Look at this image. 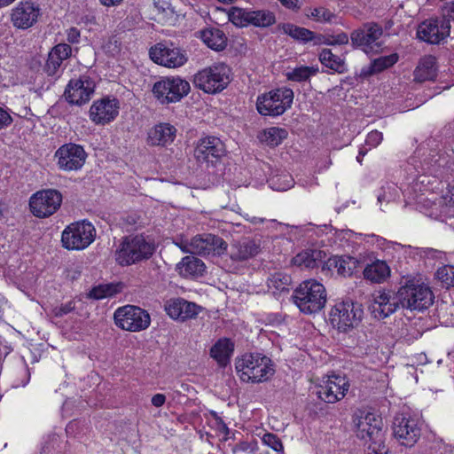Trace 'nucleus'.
<instances>
[{"instance_id": "obj_9", "label": "nucleus", "mask_w": 454, "mask_h": 454, "mask_svg": "<svg viewBox=\"0 0 454 454\" xmlns=\"http://www.w3.org/2000/svg\"><path fill=\"white\" fill-rule=\"evenodd\" d=\"M96 235V229L90 221H76L65 227L61 243L67 250L81 251L94 242Z\"/></svg>"}, {"instance_id": "obj_29", "label": "nucleus", "mask_w": 454, "mask_h": 454, "mask_svg": "<svg viewBox=\"0 0 454 454\" xmlns=\"http://www.w3.org/2000/svg\"><path fill=\"white\" fill-rule=\"evenodd\" d=\"M176 270L183 278L195 279L203 276L206 265L200 259L188 255L176 264Z\"/></svg>"}, {"instance_id": "obj_40", "label": "nucleus", "mask_w": 454, "mask_h": 454, "mask_svg": "<svg viewBox=\"0 0 454 454\" xmlns=\"http://www.w3.org/2000/svg\"><path fill=\"white\" fill-rule=\"evenodd\" d=\"M276 22L275 14L268 10L251 11L250 25L258 27H267Z\"/></svg>"}, {"instance_id": "obj_59", "label": "nucleus", "mask_w": 454, "mask_h": 454, "mask_svg": "<svg viewBox=\"0 0 454 454\" xmlns=\"http://www.w3.org/2000/svg\"><path fill=\"white\" fill-rule=\"evenodd\" d=\"M74 306L73 302L70 301L65 305H61L60 307L56 308L55 314L56 316L61 317L72 311L74 309Z\"/></svg>"}, {"instance_id": "obj_64", "label": "nucleus", "mask_w": 454, "mask_h": 454, "mask_svg": "<svg viewBox=\"0 0 454 454\" xmlns=\"http://www.w3.org/2000/svg\"><path fill=\"white\" fill-rule=\"evenodd\" d=\"M366 153H367V149L364 150L363 148H361L359 150L358 155L356 156V160L361 163L362 159L366 154Z\"/></svg>"}, {"instance_id": "obj_11", "label": "nucleus", "mask_w": 454, "mask_h": 454, "mask_svg": "<svg viewBox=\"0 0 454 454\" xmlns=\"http://www.w3.org/2000/svg\"><path fill=\"white\" fill-rule=\"evenodd\" d=\"M294 100V92L288 88L272 90L258 96L256 109L261 115L278 116L288 109Z\"/></svg>"}, {"instance_id": "obj_30", "label": "nucleus", "mask_w": 454, "mask_h": 454, "mask_svg": "<svg viewBox=\"0 0 454 454\" xmlns=\"http://www.w3.org/2000/svg\"><path fill=\"white\" fill-rule=\"evenodd\" d=\"M259 249L260 247L254 240L247 239L231 245L230 256L232 261L244 262L255 256Z\"/></svg>"}, {"instance_id": "obj_62", "label": "nucleus", "mask_w": 454, "mask_h": 454, "mask_svg": "<svg viewBox=\"0 0 454 454\" xmlns=\"http://www.w3.org/2000/svg\"><path fill=\"white\" fill-rule=\"evenodd\" d=\"M99 2L106 7H114L120 5L123 0H99Z\"/></svg>"}, {"instance_id": "obj_55", "label": "nucleus", "mask_w": 454, "mask_h": 454, "mask_svg": "<svg viewBox=\"0 0 454 454\" xmlns=\"http://www.w3.org/2000/svg\"><path fill=\"white\" fill-rule=\"evenodd\" d=\"M244 218L254 225L266 223L267 228H277L278 226H282V224L278 223L276 220H266L256 216L250 217L247 214L244 215Z\"/></svg>"}, {"instance_id": "obj_25", "label": "nucleus", "mask_w": 454, "mask_h": 454, "mask_svg": "<svg viewBox=\"0 0 454 454\" xmlns=\"http://www.w3.org/2000/svg\"><path fill=\"white\" fill-rule=\"evenodd\" d=\"M381 35V27L375 23H370L354 31L350 39L354 45L361 47L364 52L369 53L374 50V47H379L377 41Z\"/></svg>"}, {"instance_id": "obj_19", "label": "nucleus", "mask_w": 454, "mask_h": 454, "mask_svg": "<svg viewBox=\"0 0 454 454\" xmlns=\"http://www.w3.org/2000/svg\"><path fill=\"white\" fill-rule=\"evenodd\" d=\"M87 154L79 145L68 143L61 145L55 153L57 165L61 170L75 171L84 165Z\"/></svg>"}, {"instance_id": "obj_44", "label": "nucleus", "mask_w": 454, "mask_h": 454, "mask_svg": "<svg viewBox=\"0 0 454 454\" xmlns=\"http://www.w3.org/2000/svg\"><path fill=\"white\" fill-rule=\"evenodd\" d=\"M317 68L301 66L286 73V78L293 82H305L314 75Z\"/></svg>"}, {"instance_id": "obj_15", "label": "nucleus", "mask_w": 454, "mask_h": 454, "mask_svg": "<svg viewBox=\"0 0 454 454\" xmlns=\"http://www.w3.org/2000/svg\"><path fill=\"white\" fill-rule=\"evenodd\" d=\"M121 110L120 100L114 96H105L93 101L89 110L90 120L96 125L113 122Z\"/></svg>"}, {"instance_id": "obj_26", "label": "nucleus", "mask_w": 454, "mask_h": 454, "mask_svg": "<svg viewBox=\"0 0 454 454\" xmlns=\"http://www.w3.org/2000/svg\"><path fill=\"white\" fill-rule=\"evenodd\" d=\"M166 313L174 320L184 321L199 315L201 308L183 298H172L165 302Z\"/></svg>"}, {"instance_id": "obj_45", "label": "nucleus", "mask_w": 454, "mask_h": 454, "mask_svg": "<svg viewBox=\"0 0 454 454\" xmlns=\"http://www.w3.org/2000/svg\"><path fill=\"white\" fill-rule=\"evenodd\" d=\"M119 292L118 285L114 284H105L95 286L89 294L90 298L96 300H101L109 296H113L114 294Z\"/></svg>"}, {"instance_id": "obj_61", "label": "nucleus", "mask_w": 454, "mask_h": 454, "mask_svg": "<svg viewBox=\"0 0 454 454\" xmlns=\"http://www.w3.org/2000/svg\"><path fill=\"white\" fill-rule=\"evenodd\" d=\"M281 4L290 10H299L300 4L298 0H279Z\"/></svg>"}, {"instance_id": "obj_8", "label": "nucleus", "mask_w": 454, "mask_h": 454, "mask_svg": "<svg viewBox=\"0 0 454 454\" xmlns=\"http://www.w3.org/2000/svg\"><path fill=\"white\" fill-rule=\"evenodd\" d=\"M231 68L218 63L200 70L193 78L196 88L209 94H215L223 90L231 82Z\"/></svg>"}, {"instance_id": "obj_20", "label": "nucleus", "mask_w": 454, "mask_h": 454, "mask_svg": "<svg viewBox=\"0 0 454 454\" xmlns=\"http://www.w3.org/2000/svg\"><path fill=\"white\" fill-rule=\"evenodd\" d=\"M401 307L398 291L379 290L372 294L371 311L377 319H384Z\"/></svg>"}, {"instance_id": "obj_42", "label": "nucleus", "mask_w": 454, "mask_h": 454, "mask_svg": "<svg viewBox=\"0 0 454 454\" xmlns=\"http://www.w3.org/2000/svg\"><path fill=\"white\" fill-rule=\"evenodd\" d=\"M294 180L289 174H281L271 176L269 179V186L275 191L284 192L292 188Z\"/></svg>"}, {"instance_id": "obj_10", "label": "nucleus", "mask_w": 454, "mask_h": 454, "mask_svg": "<svg viewBox=\"0 0 454 454\" xmlns=\"http://www.w3.org/2000/svg\"><path fill=\"white\" fill-rule=\"evenodd\" d=\"M154 251V245L143 236L126 238L116 250L115 260L121 266L131 265L148 259Z\"/></svg>"}, {"instance_id": "obj_24", "label": "nucleus", "mask_w": 454, "mask_h": 454, "mask_svg": "<svg viewBox=\"0 0 454 454\" xmlns=\"http://www.w3.org/2000/svg\"><path fill=\"white\" fill-rule=\"evenodd\" d=\"M225 153V145L220 138L205 137L199 140L194 150V156L201 163H214L224 156Z\"/></svg>"}, {"instance_id": "obj_13", "label": "nucleus", "mask_w": 454, "mask_h": 454, "mask_svg": "<svg viewBox=\"0 0 454 454\" xmlns=\"http://www.w3.org/2000/svg\"><path fill=\"white\" fill-rule=\"evenodd\" d=\"M114 317L118 327L129 332H141L147 329L151 324L149 313L134 305L118 308Z\"/></svg>"}, {"instance_id": "obj_38", "label": "nucleus", "mask_w": 454, "mask_h": 454, "mask_svg": "<svg viewBox=\"0 0 454 454\" xmlns=\"http://www.w3.org/2000/svg\"><path fill=\"white\" fill-rule=\"evenodd\" d=\"M278 30L294 40L309 42L314 38V33L305 27H301L291 23H283L278 26Z\"/></svg>"}, {"instance_id": "obj_12", "label": "nucleus", "mask_w": 454, "mask_h": 454, "mask_svg": "<svg viewBox=\"0 0 454 454\" xmlns=\"http://www.w3.org/2000/svg\"><path fill=\"white\" fill-rule=\"evenodd\" d=\"M175 244L183 252L201 255H220L227 248V244L222 238L209 233L197 235L190 242L181 240Z\"/></svg>"}, {"instance_id": "obj_63", "label": "nucleus", "mask_w": 454, "mask_h": 454, "mask_svg": "<svg viewBox=\"0 0 454 454\" xmlns=\"http://www.w3.org/2000/svg\"><path fill=\"white\" fill-rule=\"evenodd\" d=\"M446 10L448 16L454 20V1L446 6Z\"/></svg>"}, {"instance_id": "obj_37", "label": "nucleus", "mask_w": 454, "mask_h": 454, "mask_svg": "<svg viewBox=\"0 0 454 454\" xmlns=\"http://www.w3.org/2000/svg\"><path fill=\"white\" fill-rule=\"evenodd\" d=\"M287 134L288 133L285 129L270 127L262 130L258 135V139L269 146H277L286 138Z\"/></svg>"}, {"instance_id": "obj_52", "label": "nucleus", "mask_w": 454, "mask_h": 454, "mask_svg": "<svg viewBox=\"0 0 454 454\" xmlns=\"http://www.w3.org/2000/svg\"><path fill=\"white\" fill-rule=\"evenodd\" d=\"M62 61L52 57L51 54L48 56V59L45 65V71L50 76L56 75Z\"/></svg>"}, {"instance_id": "obj_50", "label": "nucleus", "mask_w": 454, "mask_h": 454, "mask_svg": "<svg viewBox=\"0 0 454 454\" xmlns=\"http://www.w3.org/2000/svg\"><path fill=\"white\" fill-rule=\"evenodd\" d=\"M52 57L63 61L71 54V47L67 43H59L52 48L50 53Z\"/></svg>"}, {"instance_id": "obj_7", "label": "nucleus", "mask_w": 454, "mask_h": 454, "mask_svg": "<svg viewBox=\"0 0 454 454\" xmlns=\"http://www.w3.org/2000/svg\"><path fill=\"white\" fill-rule=\"evenodd\" d=\"M398 297L401 300V308L419 311L429 308L434 298L431 288L416 279L408 280L400 286Z\"/></svg>"}, {"instance_id": "obj_27", "label": "nucleus", "mask_w": 454, "mask_h": 454, "mask_svg": "<svg viewBox=\"0 0 454 454\" xmlns=\"http://www.w3.org/2000/svg\"><path fill=\"white\" fill-rule=\"evenodd\" d=\"M340 240L346 242L356 243L358 240H364L367 243L376 245L382 250L393 249L395 251L406 250L407 248L399 243H393L386 240L385 239L376 236L374 234L363 235L362 233H356L351 230H340L336 232Z\"/></svg>"}, {"instance_id": "obj_18", "label": "nucleus", "mask_w": 454, "mask_h": 454, "mask_svg": "<svg viewBox=\"0 0 454 454\" xmlns=\"http://www.w3.org/2000/svg\"><path fill=\"white\" fill-rule=\"evenodd\" d=\"M393 432L401 445L412 447L421 434L419 421L415 417L397 415L394 420Z\"/></svg>"}, {"instance_id": "obj_34", "label": "nucleus", "mask_w": 454, "mask_h": 454, "mask_svg": "<svg viewBox=\"0 0 454 454\" xmlns=\"http://www.w3.org/2000/svg\"><path fill=\"white\" fill-rule=\"evenodd\" d=\"M436 59L433 56L422 58L414 71V80L419 82L432 81L436 77Z\"/></svg>"}, {"instance_id": "obj_21", "label": "nucleus", "mask_w": 454, "mask_h": 454, "mask_svg": "<svg viewBox=\"0 0 454 454\" xmlns=\"http://www.w3.org/2000/svg\"><path fill=\"white\" fill-rule=\"evenodd\" d=\"M95 82L89 75H81L79 78L69 81L65 90L67 100L73 104L81 106L88 102L94 93Z\"/></svg>"}, {"instance_id": "obj_33", "label": "nucleus", "mask_w": 454, "mask_h": 454, "mask_svg": "<svg viewBox=\"0 0 454 454\" xmlns=\"http://www.w3.org/2000/svg\"><path fill=\"white\" fill-rule=\"evenodd\" d=\"M234 351V343L227 338L219 339L210 348V356L220 366H225Z\"/></svg>"}, {"instance_id": "obj_5", "label": "nucleus", "mask_w": 454, "mask_h": 454, "mask_svg": "<svg viewBox=\"0 0 454 454\" xmlns=\"http://www.w3.org/2000/svg\"><path fill=\"white\" fill-rule=\"evenodd\" d=\"M191 90L189 82L179 75L160 76L152 87V93L160 105L180 102Z\"/></svg>"}, {"instance_id": "obj_47", "label": "nucleus", "mask_w": 454, "mask_h": 454, "mask_svg": "<svg viewBox=\"0 0 454 454\" xmlns=\"http://www.w3.org/2000/svg\"><path fill=\"white\" fill-rule=\"evenodd\" d=\"M307 17L318 22L332 23L336 15L325 7H317L310 9Z\"/></svg>"}, {"instance_id": "obj_46", "label": "nucleus", "mask_w": 454, "mask_h": 454, "mask_svg": "<svg viewBox=\"0 0 454 454\" xmlns=\"http://www.w3.org/2000/svg\"><path fill=\"white\" fill-rule=\"evenodd\" d=\"M435 278L446 288L454 287V266L444 265L435 272Z\"/></svg>"}, {"instance_id": "obj_57", "label": "nucleus", "mask_w": 454, "mask_h": 454, "mask_svg": "<svg viewBox=\"0 0 454 454\" xmlns=\"http://www.w3.org/2000/svg\"><path fill=\"white\" fill-rule=\"evenodd\" d=\"M12 121V119L10 114L6 110L0 107V129L9 126Z\"/></svg>"}, {"instance_id": "obj_60", "label": "nucleus", "mask_w": 454, "mask_h": 454, "mask_svg": "<svg viewBox=\"0 0 454 454\" xmlns=\"http://www.w3.org/2000/svg\"><path fill=\"white\" fill-rule=\"evenodd\" d=\"M151 402L154 407L160 408L164 405L166 402V396L163 394H156L152 397Z\"/></svg>"}, {"instance_id": "obj_22", "label": "nucleus", "mask_w": 454, "mask_h": 454, "mask_svg": "<svg viewBox=\"0 0 454 454\" xmlns=\"http://www.w3.org/2000/svg\"><path fill=\"white\" fill-rule=\"evenodd\" d=\"M41 16L40 6L31 1L19 3L11 12V21L19 29L33 27Z\"/></svg>"}, {"instance_id": "obj_14", "label": "nucleus", "mask_w": 454, "mask_h": 454, "mask_svg": "<svg viewBox=\"0 0 454 454\" xmlns=\"http://www.w3.org/2000/svg\"><path fill=\"white\" fill-rule=\"evenodd\" d=\"M62 195L54 189H46L34 193L29 200L31 213L38 218L53 215L60 207Z\"/></svg>"}, {"instance_id": "obj_23", "label": "nucleus", "mask_w": 454, "mask_h": 454, "mask_svg": "<svg viewBox=\"0 0 454 454\" xmlns=\"http://www.w3.org/2000/svg\"><path fill=\"white\" fill-rule=\"evenodd\" d=\"M450 21L445 19H431L422 22L417 30L419 40L439 43L450 35Z\"/></svg>"}, {"instance_id": "obj_35", "label": "nucleus", "mask_w": 454, "mask_h": 454, "mask_svg": "<svg viewBox=\"0 0 454 454\" xmlns=\"http://www.w3.org/2000/svg\"><path fill=\"white\" fill-rule=\"evenodd\" d=\"M323 252L318 249H306L293 257L291 262L301 269H313L323 260Z\"/></svg>"}, {"instance_id": "obj_16", "label": "nucleus", "mask_w": 454, "mask_h": 454, "mask_svg": "<svg viewBox=\"0 0 454 454\" xmlns=\"http://www.w3.org/2000/svg\"><path fill=\"white\" fill-rule=\"evenodd\" d=\"M149 54L154 63L168 68L180 67L188 60L186 51L172 43H157L150 49Z\"/></svg>"}, {"instance_id": "obj_53", "label": "nucleus", "mask_w": 454, "mask_h": 454, "mask_svg": "<svg viewBox=\"0 0 454 454\" xmlns=\"http://www.w3.org/2000/svg\"><path fill=\"white\" fill-rule=\"evenodd\" d=\"M325 43L329 45H342L348 43V35L346 33H339L335 35H329Z\"/></svg>"}, {"instance_id": "obj_56", "label": "nucleus", "mask_w": 454, "mask_h": 454, "mask_svg": "<svg viewBox=\"0 0 454 454\" xmlns=\"http://www.w3.org/2000/svg\"><path fill=\"white\" fill-rule=\"evenodd\" d=\"M387 191H386V189L383 188V192L379 194L378 200L380 202L390 201L396 198L397 188L395 185L387 186Z\"/></svg>"}, {"instance_id": "obj_58", "label": "nucleus", "mask_w": 454, "mask_h": 454, "mask_svg": "<svg viewBox=\"0 0 454 454\" xmlns=\"http://www.w3.org/2000/svg\"><path fill=\"white\" fill-rule=\"evenodd\" d=\"M67 38L69 43H78L80 38V31L76 27H70L67 30Z\"/></svg>"}, {"instance_id": "obj_1", "label": "nucleus", "mask_w": 454, "mask_h": 454, "mask_svg": "<svg viewBox=\"0 0 454 454\" xmlns=\"http://www.w3.org/2000/svg\"><path fill=\"white\" fill-rule=\"evenodd\" d=\"M454 151L434 145V141L423 145L416 152L409 165V176L401 188L406 204L415 205L429 216L440 219L454 216V184H449L444 194L437 198L431 186L437 178H443L454 170Z\"/></svg>"}, {"instance_id": "obj_51", "label": "nucleus", "mask_w": 454, "mask_h": 454, "mask_svg": "<svg viewBox=\"0 0 454 454\" xmlns=\"http://www.w3.org/2000/svg\"><path fill=\"white\" fill-rule=\"evenodd\" d=\"M262 442L277 452L283 451V445L277 435L273 434H265L262 437Z\"/></svg>"}, {"instance_id": "obj_39", "label": "nucleus", "mask_w": 454, "mask_h": 454, "mask_svg": "<svg viewBox=\"0 0 454 454\" xmlns=\"http://www.w3.org/2000/svg\"><path fill=\"white\" fill-rule=\"evenodd\" d=\"M319 59L324 66L335 72L342 73L345 70L343 59L333 54L329 49L322 50L319 54Z\"/></svg>"}, {"instance_id": "obj_43", "label": "nucleus", "mask_w": 454, "mask_h": 454, "mask_svg": "<svg viewBox=\"0 0 454 454\" xmlns=\"http://www.w3.org/2000/svg\"><path fill=\"white\" fill-rule=\"evenodd\" d=\"M291 284V277L288 274L276 272L268 280V286L276 292L287 291Z\"/></svg>"}, {"instance_id": "obj_32", "label": "nucleus", "mask_w": 454, "mask_h": 454, "mask_svg": "<svg viewBox=\"0 0 454 454\" xmlns=\"http://www.w3.org/2000/svg\"><path fill=\"white\" fill-rule=\"evenodd\" d=\"M199 37L210 49L221 51L227 45V37L219 28L208 27L199 32Z\"/></svg>"}, {"instance_id": "obj_2", "label": "nucleus", "mask_w": 454, "mask_h": 454, "mask_svg": "<svg viewBox=\"0 0 454 454\" xmlns=\"http://www.w3.org/2000/svg\"><path fill=\"white\" fill-rule=\"evenodd\" d=\"M353 423L356 436L368 443L365 454H388L385 445L384 424L379 414L358 410L353 416Z\"/></svg>"}, {"instance_id": "obj_41", "label": "nucleus", "mask_w": 454, "mask_h": 454, "mask_svg": "<svg viewBox=\"0 0 454 454\" xmlns=\"http://www.w3.org/2000/svg\"><path fill=\"white\" fill-rule=\"evenodd\" d=\"M250 12L247 9L231 7L227 11L228 20L236 27H247L250 25Z\"/></svg>"}, {"instance_id": "obj_49", "label": "nucleus", "mask_w": 454, "mask_h": 454, "mask_svg": "<svg viewBox=\"0 0 454 454\" xmlns=\"http://www.w3.org/2000/svg\"><path fill=\"white\" fill-rule=\"evenodd\" d=\"M153 7L157 12L159 19L164 20L174 14V9L168 0H154Z\"/></svg>"}, {"instance_id": "obj_31", "label": "nucleus", "mask_w": 454, "mask_h": 454, "mask_svg": "<svg viewBox=\"0 0 454 454\" xmlns=\"http://www.w3.org/2000/svg\"><path fill=\"white\" fill-rule=\"evenodd\" d=\"M359 261L352 256H332L325 262V267L330 270H335L339 275L351 276L358 267Z\"/></svg>"}, {"instance_id": "obj_28", "label": "nucleus", "mask_w": 454, "mask_h": 454, "mask_svg": "<svg viewBox=\"0 0 454 454\" xmlns=\"http://www.w3.org/2000/svg\"><path fill=\"white\" fill-rule=\"evenodd\" d=\"M176 137V129L168 122H159L150 128L146 134V143L152 146L166 147Z\"/></svg>"}, {"instance_id": "obj_36", "label": "nucleus", "mask_w": 454, "mask_h": 454, "mask_svg": "<svg viewBox=\"0 0 454 454\" xmlns=\"http://www.w3.org/2000/svg\"><path fill=\"white\" fill-rule=\"evenodd\" d=\"M390 275L389 266L384 261H376L364 270V276L375 283L383 282Z\"/></svg>"}, {"instance_id": "obj_4", "label": "nucleus", "mask_w": 454, "mask_h": 454, "mask_svg": "<svg viewBox=\"0 0 454 454\" xmlns=\"http://www.w3.org/2000/svg\"><path fill=\"white\" fill-rule=\"evenodd\" d=\"M293 300L301 312L314 314L325 306L327 301L326 289L317 280L307 279L294 289Z\"/></svg>"}, {"instance_id": "obj_54", "label": "nucleus", "mask_w": 454, "mask_h": 454, "mask_svg": "<svg viewBox=\"0 0 454 454\" xmlns=\"http://www.w3.org/2000/svg\"><path fill=\"white\" fill-rule=\"evenodd\" d=\"M383 139V134L378 130L371 131L365 139V145L369 149L378 146Z\"/></svg>"}, {"instance_id": "obj_17", "label": "nucleus", "mask_w": 454, "mask_h": 454, "mask_svg": "<svg viewBox=\"0 0 454 454\" xmlns=\"http://www.w3.org/2000/svg\"><path fill=\"white\" fill-rule=\"evenodd\" d=\"M349 385L347 379L340 375H331L324 378L316 387L317 397L328 403H335L346 395Z\"/></svg>"}, {"instance_id": "obj_3", "label": "nucleus", "mask_w": 454, "mask_h": 454, "mask_svg": "<svg viewBox=\"0 0 454 454\" xmlns=\"http://www.w3.org/2000/svg\"><path fill=\"white\" fill-rule=\"evenodd\" d=\"M235 371L240 381L260 384L269 381L275 373V364L261 353H246L235 359Z\"/></svg>"}, {"instance_id": "obj_6", "label": "nucleus", "mask_w": 454, "mask_h": 454, "mask_svg": "<svg viewBox=\"0 0 454 454\" xmlns=\"http://www.w3.org/2000/svg\"><path fill=\"white\" fill-rule=\"evenodd\" d=\"M364 316L360 303L351 300L338 301L331 308L328 319L331 325L340 333H348L357 327Z\"/></svg>"}, {"instance_id": "obj_48", "label": "nucleus", "mask_w": 454, "mask_h": 454, "mask_svg": "<svg viewBox=\"0 0 454 454\" xmlns=\"http://www.w3.org/2000/svg\"><path fill=\"white\" fill-rule=\"evenodd\" d=\"M398 61V55L394 53L388 56L380 57L373 60L372 64V72L378 73L382 70L392 67Z\"/></svg>"}]
</instances>
